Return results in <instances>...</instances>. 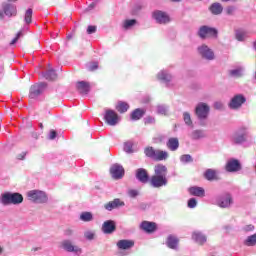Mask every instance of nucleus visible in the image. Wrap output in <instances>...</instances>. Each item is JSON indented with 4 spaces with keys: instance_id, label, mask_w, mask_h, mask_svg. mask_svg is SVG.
Here are the masks:
<instances>
[{
    "instance_id": "nucleus-57",
    "label": "nucleus",
    "mask_w": 256,
    "mask_h": 256,
    "mask_svg": "<svg viewBox=\"0 0 256 256\" xmlns=\"http://www.w3.org/2000/svg\"><path fill=\"white\" fill-rule=\"evenodd\" d=\"M65 235H67L68 237L71 236V235H73V230L67 229V230L65 231Z\"/></svg>"
},
{
    "instance_id": "nucleus-4",
    "label": "nucleus",
    "mask_w": 256,
    "mask_h": 256,
    "mask_svg": "<svg viewBox=\"0 0 256 256\" xmlns=\"http://www.w3.org/2000/svg\"><path fill=\"white\" fill-rule=\"evenodd\" d=\"M45 89H47V84L45 83L32 85L30 87L29 98L37 99V97H39V95H41Z\"/></svg>"
},
{
    "instance_id": "nucleus-44",
    "label": "nucleus",
    "mask_w": 256,
    "mask_h": 256,
    "mask_svg": "<svg viewBox=\"0 0 256 256\" xmlns=\"http://www.w3.org/2000/svg\"><path fill=\"white\" fill-rule=\"evenodd\" d=\"M180 161H182V163H191V161H193V158L191 157V155L185 154L181 156Z\"/></svg>"
},
{
    "instance_id": "nucleus-23",
    "label": "nucleus",
    "mask_w": 256,
    "mask_h": 256,
    "mask_svg": "<svg viewBox=\"0 0 256 256\" xmlns=\"http://www.w3.org/2000/svg\"><path fill=\"white\" fill-rule=\"evenodd\" d=\"M4 13L8 17H13V16L17 15V7L14 5H11V4H6L4 6Z\"/></svg>"
},
{
    "instance_id": "nucleus-53",
    "label": "nucleus",
    "mask_w": 256,
    "mask_h": 256,
    "mask_svg": "<svg viewBox=\"0 0 256 256\" xmlns=\"http://www.w3.org/2000/svg\"><path fill=\"white\" fill-rule=\"evenodd\" d=\"M129 195H130V197L135 199V197L139 196V191L138 190H130Z\"/></svg>"
},
{
    "instance_id": "nucleus-45",
    "label": "nucleus",
    "mask_w": 256,
    "mask_h": 256,
    "mask_svg": "<svg viewBox=\"0 0 256 256\" xmlns=\"http://www.w3.org/2000/svg\"><path fill=\"white\" fill-rule=\"evenodd\" d=\"M21 37H23V31H19L16 34V37L10 42V45H15V43H17Z\"/></svg>"
},
{
    "instance_id": "nucleus-19",
    "label": "nucleus",
    "mask_w": 256,
    "mask_h": 256,
    "mask_svg": "<svg viewBox=\"0 0 256 256\" xmlns=\"http://www.w3.org/2000/svg\"><path fill=\"white\" fill-rule=\"evenodd\" d=\"M241 169V164L238 160H230L228 161L226 165V171H229L230 173L233 171H239Z\"/></svg>"
},
{
    "instance_id": "nucleus-36",
    "label": "nucleus",
    "mask_w": 256,
    "mask_h": 256,
    "mask_svg": "<svg viewBox=\"0 0 256 256\" xmlns=\"http://www.w3.org/2000/svg\"><path fill=\"white\" fill-rule=\"evenodd\" d=\"M45 79H47V81H55L57 80V73L55 72V70H48L45 74H44Z\"/></svg>"
},
{
    "instance_id": "nucleus-30",
    "label": "nucleus",
    "mask_w": 256,
    "mask_h": 256,
    "mask_svg": "<svg viewBox=\"0 0 256 256\" xmlns=\"http://www.w3.org/2000/svg\"><path fill=\"white\" fill-rule=\"evenodd\" d=\"M192 239L200 245H203V243L207 241V237H205V235H203L201 232H194L192 234Z\"/></svg>"
},
{
    "instance_id": "nucleus-29",
    "label": "nucleus",
    "mask_w": 256,
    "mask_h": 256,
    "mask_svg": "<svg viewBox=\"0 0 256 256\" xmlns=\"http://www.w3.org/2000/svg\"><path fill=\"white\" fill-rule=\"evenodd\" d=\"M115 109L116 111H118V113H127V111L129 110V104L127 102L119 101L116 104Z\"/></svg>"
},
{
    "instance_id": "nucleus-62",
    "label": "nucleus",
    "mask_w": 256,
    "mask_h": 256,
    "mask_svg": "<svg viewBox=\"0 0 256 256\" xmlns=\"http://www.w3.org/2000/svg\"><path fill=\"white\" fill-rule=\"evenodd\" d=\"M253 47H254V49H255V51H256V40H255L254 43H253Z\"/></svg>"
},
{
    "instance_id": "nucleus-1",
    "label": "nucleus",
    "mask_w": 256,
    "mask_h": 256,
    "mask_svg": "<svg viewBox=\"0 0 256 256\" xmlns=\"http://www.w3.org/2000/svg\"><path fill=\"white\" fill-rule=\"evenodd\" d=\"M0 203H2V205H20V203H23V195L17 192H6L2 194Z\"/></svg>"
},
{
    "instance_id": "nucleus-64",
    "label": "nucleus",
    "mask_w": 256,
    "mask_h": 256,
    "mask_svg": "<svg viewBox=\"0 0 256 256\" xmlns=\"http://www.w3.org/2000/svg\"><path fill=\"white\" fill-rule=\"evenodd\" d=\"M137 9H138V10L141 9V5H138V6H137Z\"/></svg>"
},
{
    "instance_id": "nucleus-61",
    "label": "nucleus",
    "mask_w": 256,
    "mask_h": 256,
    "mask_svg": "<svg viewBox=\"0 0 256 256\" xmlns=\"http://www.w3.org/2000/svg\"><path fill=\"white\" fill-rule=\"evenodd\" d=\"M133 245H135V242H133V240H130L129 241V247L131 248V247H133Z\"/></svg>"
},
{
    "instance_id": "nucleus-7",
    "label": "nucleus",
    "mask_w": 256,
    "mask_h": 256,
    "mask_svg": "<svg viewBox=\"0 0 256 256\" xmlns=\"http://www.w3.org/2000/svg\"><path fill=\"white\" fill-rule=\"evenodd\" d=\"M198 53L203 57V59H207L208 61H213V59H215V53H213V50H211L207 45L199 46Z\"/></svg>"
},
{
    "instance_id": "nucleus-58",
    "label": "nucleus",
    "mask_w": 256,
    "mask_h": 256,
    "mask_svg": "<svg viewBox=\"0 0 256 256\" xmlns=\"http://www.w3.org/2000/svg\"><path fill=\"white\" fill-rule=\"evenodd\" d=\"M135 23H137L136 20H129V27H133V25H135Z\"/></svg>"
},
{
    "instance_id": "nucleus-14",
    "label": "nucleus",
    "mask_w": 256,
    "mask_h": 256,
    "mask_svg": "<svg viewBox=\"0 0 256 256\" xmlns=\"http://www.w3.org/2000/svg\"><path fill=\"white\" fill-rule=\"evenodd\" d=\"M217 205L223 209L231 207V205H233V198H231L230 194H226L218 200Z\"/></svg>"
},
{
    "instance_id": "nucleus-63",
    "label": "nucleus",
    "mask_w": 256,
    "mask_h": 256,
    "mask_svg": "<svg viewBox=\"0 0 256 256\" xmlns=\"http://www.w3.org/2000/svg\"><path fill=\"white\" fill-rule=\"evenodd\" d=\"M3 253V248L0 246V255Z\"/></svg>"
},
{
    "instance_id": "nucleus-31",
    "label": "nucleus",
    "mask_w": 256,
    "mask_h": 256,
    "mask_svg": "<svg viewBox=\"0 0 256 256\" xmlns=\"http://www.w3.org/2000/svg\"><path fill=\"white\" fill-rule=\"evenodd\" d=\"M210 11L213 15H221L223 13V6L220 3H214L210 6Z\"/></svg>"
},
{
    "instance_id": "nucleus-6",
    "label": "nucleus",
    "mask_w": 256,
    "mask_h": 256,
    "mask_svg": "<svg viewBox=\"0 0 256 256\" xmlns=\"http://www.w3.org/2000/svg\"><path fill=\"white\" fill-rule=\"evenodd\" d=\"M101 231L105 235H111L117 231V223L113 220H106L102 224Z\"/></svg>"
},
{
    "instance_id": "nucleus-2",
    "label": "nucleus",
    "mask_w": 256,
    "mask_h": 256,
    "mask_svg": "<svg viewBox=\"0 0 256 256\" xmlns=\"http://www.w3.org/2000/svg\"><path fill=\"white\" fill-rule=\"evenodd\" d=\"M27 197L32 203H47V194L41 190H30Z\"/></svg>"
},
{
    "instance_id": "nucleus-25",
    "label": "nucleus",
    "mask_w": 256,
    "mask_h": 256,
    "mask_svg": "<svg viewBox=\"0 0 256 256\" xmlns=\"http://www.w3.org/2000/svg\"><path fill=\"white\" fill-rule=\"evenodd\" d=\"M189 192L191 195H194L195 197H205V189L202 187H191L189 189Z\"/></svg>"
},
{
    "instance_id": "nucleus-20",
    "label": "nucleus",
    "mask_w": 256,
    "mask_h": 256,
    "mask_svg": "<svg viewBox=\"0 0 256 256\" xmlns=\"http://www.w3.org/2000/svg\"><path fill=\"white\" fill-rule=\"evenodd\" d=\"M155 175L160 177H167V167L163 164H158L154 168Z\"/></svg>"
},
{
    "instance_id": "nucleus-3",
    "label": "nucleus",
    "mask_w": 256,
    "mask_h": 256,
    "mask_svg": "<svg viewBox=\"0 0 256 256\" xmlns=\"http://www.w3.org/2000/svg\"><path fill=\"white\" fill-rule=\"evenodd\" d=\"M104 121L107 125L115 126L119 123V114L115 110L108 109L105 111Z\"/></svg>"
},
{
    "instance_id": "nucleus-26",
    "label": "nucleus",
    "mask_w": 256,
    "mask_h": 256,
    "mask_svg": "<svg viewBox=\"0 0 256 256\" xmlns=\"http://www.w3.org/2000/svg\"><path fill=\"white\" fill-rule=\"evenodd\" d=\"M145 115V109L137 108L131 113L132 121H139Z\"/></svg>"
},
{
    "instance_id": "nucleus-40",
    "label": "nucleus",
    "mask_w": 256,
    "mask_h": 256,
    "mask_svg": "<svg viewBox=\"0 0 256 256\" xmlns=\"http://www.w3.org/2000/svg\"><path fill=\"white\" fill-rule=\"evenodd\" d=\"M229 73L231 77H241L243 75V68L230 70Z\"/></svg>"
},
{
    "instance_id": "nucleus-46",
    "label": "nucleus",
    "mask_w": 256,
    "mask_h": 256,
    "mask_svg": "<svg viewBox=\"0 0 256 256\" xmlns=\"http://www.w3.org/2000/svg\"><path fill=\"white\" fill-rule=\"evenodd\" d=\"M188 207L189 209H195L197 207V200L195 198L188 200Z\"/></svg>"
},
{
    "instance_id": "nucleus-34",
    "label": "nucleus",
    "mask_w": 256,
    "mask_h": 256,
    "mask_svg": "<svg viewBox=\"0 0 256 256\" xmlns=\"http://www.w3.org/2000/svg\"><path fill=\"white\" fill-rule=\"evenodd\" d=\"M24 21L27 25L33 23V9L29 8L25 12Z\"/></svg>"
},
{
    "instance_id": "nucleus-21",
    "label": "nucleus",
    "mask_w": 256,
    "mask_h": 256,
    "mask_svg": "<svg viewBox=\"0 0 256 256\" xmlns=\"http://www.w3.org/2000/svg\"><path fill=\"white\" fill-rule=\"evenodd\" d=\"M158 79L159 81H162V83H165L166 85H168L169 83H171V81H173V77L165 71H161L158 74Z\"/></svg>"
},
{
    "instance_id": "nucleus-50",
    "label": "nucleus",
    "mask_w": 256,
    "mask_h": 256,
    "mask_svg": "<svg viewBox=\"0 0 256 256\" xmlns=\"http://www.w3.org/2000/svg\"><path fill=\"white\" fill-rule=\"evenodd\" d=\"M96 31H97V26H88L87 28L88 35H92V33H96Z\"/></svg>"
},
{
    "instance_id": "nucleus-49",
    "label": "nucleus",
    "mask_w": 256,
    "mask_h": 256,
    "mask_svg": "<svg viewBox=\"0 0 256 256\" xmlns=\"http://www.w3.org/2000/svg\"><path fill=\"white\" fill-rule=\"evenodd\" d=\"M144 123L145 125H151L155 123V118L148 116L144 119Z\"/></svg>"
},
{
    "instance_id": "nucleus-8",
    "label": "nucleus",
    "mask_w": 256,
    "mask_h": 256,
    "mask_svg": "<svg viewBox=\"0 0 256 256\" xmlns=\"http://www.w3.org/2000/svg\"><path fill=\"white\" fill-rule=\"evenodd\" d=\"M110 174L113 179H123V176L125 175V169L121 165L114 164L110 168Z\"/></svg>"
},
{
    "instance_id": "nucleus-10",
    "label": "nucleus",
    "mask_w": 256,
    "mask_h": 256,
    "mask_svg": "<svg viewBox=\"0 0 256 256\" xmlns=\"http://www.w3.org/2000/svg\"><path fill=\"white\" fill-rule=\"evenodd\" d=\"M196 115L198 119H207L209 115V106L205 103H200L196 106Z\"/></svg>"
},
{
    "instance_id": "nucleus-55",
    "label": "nucleus",
    "mask_w": 256,
    "mask_h": 256,
    "mask_svg": "<svg viewBox=\"0 0 256 256\" xmlns=\"http://www.w3.org/2000/svg\"><path fill=\"white\" fill-rule=\"evenodd\" d=\"M214 107H215V109H223V103L216 102V103H214Z\"/></svg>"
},
{
    "instance_id": "nucleus-47",
    "label": "nucleus",
    "mask_w": 256,
    "mask_h": 256,
    "mask_svg": "<svg viewBox=\"0 0 256 256\" xmlns=\"http://www.w3.org/2000/svg\"><path fill=\"white\" fill-rule=\"evenodd\" d=\"M97 69H99V62H92L88 67V71H97Z\"/></svg>"
},
{
    "instance_id": "nucleus-48",
    "label": "nucleus",
    "mask_w": 256,
    "mask_h": 256,
    "mask_svg": "<svg viewBox=\"0 0 256 256\" xmlns=\"http://www.w3.org/2000/svg\"><path fill=\"white\" fill-rule=\"evenodd\" d=\"M225 11H226L227 15H234L236 8H235V6H228Z\"/></svg>"
},
{
    "instance_id": "nucleus-35",
    "label": "nucleus",
    "mask_w": 256,
    "mask_h": 256,
    "mask_svg": "<svg viewBox=\"0 0 256 256\" xmlns=\"http://www.w3.org/2000/svg\"><path fill=\"white\" fill-rule=\"evenodd\" d=\"M80 221H84V223H89L90 221H93V213L82 212L80 214Z\"/></svg>"
},
{
    "instance_id": "nucleus-56",
    "label": "nucleus",
    "mask_w": 256,
    "mask_h": 256,
    "mask_svg": "<svg viewBox=\"0 0 256 256\" xmlns=\"http://www.w3.org/2000/svg\"><path fill=\"white\" fill-rule=\"evenodd\" d=\"M124 29H129V19H126L124 21V25H123Z\"/></svg>"
},
{
    "instance_id": "nucleus-39",
    "label": "nucleus",
    "mask_w": 256,
    "mask_h": 256,
    "mask_svg": "<svg viewBox=\"0 0 256 256\" xmlns=\"http://www.w3.org/2000/svg\"><path fill=\"white\" fill-rule=\"evenodd\" d=\"M244 245H247V247H253V245H256V234L249 236L245 240Z\"/></svg>"
},
{
    "instance_id": "nucleus-9",
    "label": "nucleus",
    "mask_w": 256,
    "mask_h": 256,
    "mask_svg": "<svg viewBox=\"0 0 256 256\" xmlns=\"http://www.w3.org/2000/svg\"><path fill=\"white\" fill-rule=\"evenodd\" d=\"M153 19H155L156 23L165 24L169 23L171 19L169 18V15L163 11L156 10L152 14Z\"/></svg>"
},
{
    "instance_id": "nucleus-17",
    "label": "nucleus",
    "mask_w": 256,
    "mask_h": 256,
    "mask_svg": "<svg viewBox=\"0 0 256 256\" xmlns=\"http://www.w3.org/2000/svg\"><path fill=\"white\" fill-rule=\"evenodd\" d=\"M62 246L66 251H69L70 253H81V248L73 245V243H71V241L69 240L64 241L62 243Z\"/></svg>"
},
{
    "instance_id": "nucleus-43",
    "label": "nucleus",
    "mask_w": 256,
    "mask_h": 256,
    "mask_svg": "<svg viewBox=\"0 0 256 256\" xmlns=\"http://www.w3.org/2000/svg\"><path fill=\"white\" fill-rule=\"evenodd\" d=\"M157 113L158 115H167V107L164 105L157 106Z\"/></svg>"
},
{
    "instance_id": "nucleus-42",
    "label": "nucleus",
    "mask_w": 256,
    "mask_h": 256,
    "mask_svg": "<svg viewBox=\"0 0 256 256\" xmlns=\"http://www.w3.org/2000/svg\"><path fill=\"white\" fill-rule=\"evenodd\" d=\"M183 119H184V122L186 123V125H189V126L193 125V122L191 121L190 113L184 112Z\"/></svg>"
},
{
    "instance_id": "nucleus-28",
    "label": "nucleus",
    "mask_w": 256,
    "mask_h": 256,
    "mask_svg": "<svg viewBox=\"0 0 256 256\" xmlns=\"http://www.w3.org/2000/svg\"><path fill=\"white\" fill-rule=\"evenodd\" d=\"M235 37L237 41H245L249 37V31L243 29L236 30Z\"/></svg>"
},
{
    "instance_id": "nucleus-51",
    "label": "nucleus",
    "mask_w": 256,
    "mask_h": 256,
    "mask_svg": "<svg viewBox=\"0 0 256 256\" xmlns=\"http://www.w3.org/2000/svg\"><path fill=\"white\" fill-rule=\"evenodd\" d=\"M84 236L86 237V239H88L89 241H92V239H95V234L93 232H86L84 234Z\"/></svg>"
},
{
    "instance_id": "nucleus-60",
    "label": "nucleus",
    "mask_w": 256,
    "mask_h": 256,
    "mask_svg": "<svg viewBox=\"0 0 256 256\" xmlns=\"http://www.w3.org/2000/svg\"><path fill=\"white\" fill-rule=\"evenodd\" d=\"M255 227L253 225H249L246 227V231H253Z\"/></svg>"
},
{
    "instance_id": "nucleus-22",
    "label": "nucleus",
    "mask_w": 256,
    "mask_h": 256,
    "mask_svg": "<svg viewBox=\"0 0 256 256\" xmlns=\"http://www.w3.org/2000/svg\"><path fill=\"white\" fill-rule=\"evenodd\" d=\"M166 146L170 151H177L179 149V139L170 138L166 143Z\"/></svg>"
},
{
    "instance_id": "nucleus-38",
    "label": "nucleus",
    "mask_w": 256,
    "mask_h": 256,
    "mask_svg": "<svg viewBox=\"0 0 256 256\" xmlns=\"http://www.w3.org/2000/svg\"><path fill=\"white\" fill-rule=\"evenodd\" d=\"M157 150H155L153 147H146L144 149V153L146 155V157H149L150 159H154L155 158V153Z\"/></svg>"
},
{
    "instance_id": "nucleus-27",
    "label": "nucleus",
    "mask_w": 256,
    "mask_h": 256,
    "mask_svg": "<svg viewBox=\"0 0 256 256\" xmlns=\"http://www.w3.org/2000/svg\"><path fill=\"white\" fill-rule=\"evenodd\" d=\"M169 157V153L163 150H156L154 154V161H165Z\"/></svg>"
},
{
    "instance_id": "nucleus-37",
    "label": "nucleus",
    "mask_w": 256,
    "mask_h": 256,
    "mask_svg": "<svg viewBox=\"0 0 256 256\" xmlns=\"http://www.w3.org/2000/svg\"><path fill=\"white\" fill-rule=\"evenodd\" d=\"M117 247L121 251H125V250L129 249V240H120V241H118L117 242Z\"/></svg>"
},
{
    "instance_id": "nucleus-59",
    "label": "nucleus",
    "mask_w": 256,
    "mask_h": 256,
    "mask_svg": "<svg viewBox=\"0 0 256 256\" xmlns=\"http://www.w3.org/2000/svg\"><path fill=\"white\" fill-rule=\"evenodd\" d=\"M124 151L129 153V145L127 143L124 144Z\"/></svg>"
},
{
    "instance_id": "nucleus-32",
    "label": "nucleus",
    "mask_w": 256,
    "mask_h": 256,
    "mask_svg": "<svg viewBox=\"0 0 256 256\" xmlns=\"http://www.w3.org/2000/svg\"><path fill=\"white\" fill-rule=\"evenodd\" d=\"M177 245H179V239L175 236H169L167 239V246L170 249H177Z\"/></svg>"
},
{
    "instance_id": "nucleus-18",
    "label": "nucleus",
    "mask_w": 256,
    "mask_h": 256,
    "mask_svg": "<svg viewBox=\"0 0 256 256\" xmlns=\"http://www.w3.org/2000/svg\"><path fill=\"white\" fill-rule=\"evenodd\" d=\"M136 177L141 183H147V181H149V174L147 173V170L143 168H139L136 171Z\"/></svg>"
},
{
    "instance_id": "nucleus-15",
    "label": "nucleus",
    "mask_w": 256,
    "mask_h": 256,
    "mask_svg": "<svg viewBox=\"0 0 256 256\" xmlns=\"http://www.w3.org/2000/svg\"><path fill=\"white\" fill-rule=\"evenodd\" d=\"M76 89L81 93V95H87V93L91 91V85L89 82L79 81L76 83Z\"/></svg>"
},
{
    "instance_id": "nucleus-54",
    "label": "nucleus",
    "mask_w": 256,
    "mask_h": 256,
    "mask_svg": "<svg viewBox=\"0 0 256 256\" xmlns=\"http://www.w3.org/2000/svg\"><path fill=\"white\" fill-rule=\"evenodd\" d=\"M57 137V132L55 130L50 131L49 139L53 140Z\"/></svg>"
},
{
    "instance_id": "nucleus-11",
    "label": "nucleus",
    "mask_w": 256,
    "mask_h": 256,
    "mask_svg": "<svg viewBox=\"0 0 256 256\" xmlns=\"http://www.w3.org/2000/svg\"><path fill=\"white\" fill-rule=\"evenodd\" d=\"M245 101L246 99L244 98L243 95L237 94L231 99L229 103V107L230 109H239V107H241V105H243Z\"/></svg>"
},
{
    "instance_id": "nucleus-16",
    "label": "nucleus",
    "mask_w": 256,
    "mask_h": 256,
    "mask_svg": "<svg viewBox=\"0 0 256 256\" xmlns=\"http://www.w3.org/2000/svg\"><path fill=\"white\" fill-rule=\"evenodd\" d=\"M140 227L146 233H154L157 229V224H155V222L143 221Z\"/></svg>"
},
{
    "instance_id": "nucleus-24",
    "label": "nucleus",
    "mask_w": 256,
    "mask_h": 256,
    "mask_svg": "<svg viewBox=\"0 0 256 256\" xmlns=\"http://www.w3.org/2000/svg\"><path fill=\"white\" fill-rule=\"evenodd\" d=\"M245 137H247V130L245 129L239 130L234 135V141L235 143H243V141H245Z\"/></svg>"
},
{
    "instance_id": "nucleus-12",
    "label": "nucleus",
    "mask_w": 256,
    "mask_h": 256,
    "mask_svg": "<svg viewBox=\"0 0 256 256\" xmlns=\"http://www.w3.org/2000/svg\"><path fill=\"white\" fill-rule=\"evenodd\" d=\"M152 187H163L165 185H167L168 180H167V176H152L151 181H150Z\"/></svg>"
},
{
    "instance_id": "nucleus-33",
    "label": "nucleus",
    "mask_w": 256,
    "mask_h": 256,
    "mask_svg": "<svg viewBox=\"0 0 256 256\" xmlns=\"http://www.w3.org/2000/svg\"><path fill=\"white\" fill-rule=\"evenodd\" d=\"M204 177L205 179H207L208 181H213L215 179H217V171L213 170V169H208L206 170V172L204 173Z\"/></svg>"
},
{
    "instance_id": "nucleus-52",
    "label": "nucleus",
    "mask_w": 256,
    "mask_h": 256,
    "mask_svg": "<svg viewBox=\"0 0 256 256\" xmlns=\"http://www.w3.org/2000/svg\"><path fill=\"white\" fill-rule=\"evenodd\" d=\"M25 157H27V152H22L16 156V159H18L19 161H23Z\"/></svg>"
},
{
    "instance_id": "nucleus-5",
    "label": "nucleus",
    "mask_w": 256,
    "mask_h": 256,
    "mask_svg": "<svg viewBox=\"0 0 256 256\" xmlns=\"http://www.w3.org/2000/svg\"><path fill=\"white\" fill-rule=\"evenodd\" d=\"M199 37L201 39H207L209 37H217V29L211 28L209 26H202L198 32Z\"/></svg>"
},
{
    "instance_id": "nucleus-13",
    "label": "nucleus",
    "mask_w": 256,
    "mask_h": 256,
    "mask_svg": "<svg viewBox=\"0 0 256 256\" xmlns=\"http://www.w3.org/2000/svg\"><path fill=\"white\" fill-rule=\"evenodd\" d=\"M125 202L121 201V199L116 198L113 201H110L104 205V209L106 211H113V209H119V207H123Z\"/></svg>"
},
{
    "instance_id": "nucleus-41",
    "label": "nucleus",
    "mask_w": 256,
    "mask_h": 256,
    "mask_svg": "<svg viewBox=\"0 0 256 256\" xmlns=\"http://www.w3.org/2000/svg\"><path fill=\"white\" fill-rule=\"evenodd\" d=\"M192 139H203L205 137V134L201 130H195L191 134Z\"/></svg>"
}]
</instances>
